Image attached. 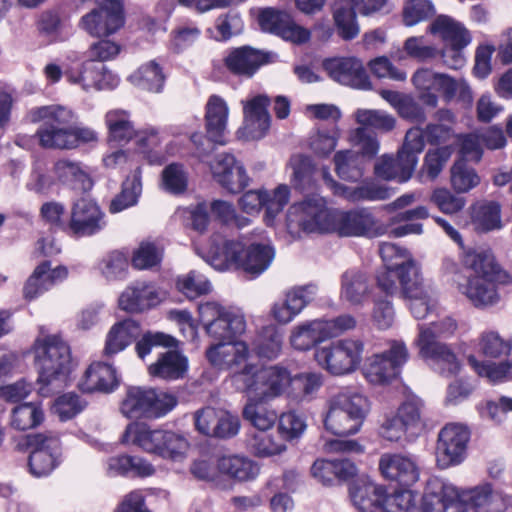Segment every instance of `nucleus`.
I'll return each mask as SVG.
<instances>
[{"mask_svg":"<svg viewBox=\"0 0 512 512\" xmlns=\"http://www.w3.org/2000/svg\"><path fill=\"white\" fill-rule=\"evenodd\" d=\"M463 264L473 271L466 283H458V290L475 307H488L498 303L497 285L508 281L509 276L495 262L491 251L469 250L463 256Z\"/></svg>","mask_w":512,"mask_h":512,"instance_id":"obj_1","label":"nucleus"},{"mask_svg":"<svg viewBox=\"0 0 512 512\" xmlns=\"http://www.w3.org/2000/svg\"><path fill=\"white\" fill-rule=\"evenodd\" d=\"M274 258L275 250L270 244L251 243L245 248L239 241L225 240L211 249L209 263L220 271L234 267L256 278L270 267Z\"/></svg>","mask_w":512,"mask_h":512,"instance_id":"obj_2","label":"nucleus"},{"mask_svg":"<svg viewBox=\"0 0 512 512\" xmlns=\"http://www.w3.org/2000/svg\"><path fill=\"white\" fill-rule=\"evenodd\" d=\"M236 389L247 398L270 402L281 397L292 383L287 368L280 365L246 364L232 376Z\"/></svg>","mask_w":512,"mask_h":512,"instance_id":"obj_3","label":"nucleus"},{"mask_svg":"<svg viewBox=\"0 0 512 512\" xmlns=\"http://www.w3.org/2000/svg\"><path fill=\"white\" fill-rule=\"evenodd\" d=\"M35 361L38 369L39 393L47 396L60 389L70 370L71 353L68 344L58 335H43L36 340Z\"/></svg>","mask_w":512,"mask_h":512,"instance_id":"obj_4","label":"nucleus"},{"mask_svg":"<svg viewBox=\"0 0 512 512\" xmlns=\"http://www.w3.org/2000/svg\"><path fill=\"white\" fill-rule=\"evenodd\" d=\"M457 323L451 317H445L430 324L419 325V334L415 344L419 355L425 359L434 360L440 367L441 373L447 376L454 375L459 370V363L449 346L441 339L454 334Z\"/></svg>","mask_w":512,"mask_h":512,"instance_id":"obj_5","label":"nucleus"},{"mask_svg":"<svg viewBox=\"0 0 512 512\" xmlns=\"http://www.w3.org/2000/svg\"><path fill=\"white\" fill-rule=\"evenodd\" d=\"M32 123H40L35 136L44 149L69 150L70 124L76 120L75 113L62 105H46L32 108L28 113Z\"/></svg>","mask_w":512,"mask_h":512,"instance_id":"obj_6","label":"nucleus"},{"mask_svg":"<svg viewBox=\"0 0 512 512\" xmlns=\"http://www.w3.org/2000/svg\"><path fill=\"white\" fill-rule=\"evenodd\" d=\"M370 410L367 397L357 392H341L329 401L324 417L325 429L337 436L356 434Z\"/></svg>","mask_w":512,"mask_h":512,"instance_id":"obj_7","label":"nucleus"},{"mask_svg":"<svg viewBox=\"0 0 512 512\" xmlns=\"http://www.w3.org/2000/svg\"><path fill=\"white\" fill-rule=\"evenodd\" d=\"M351 501L360 512L380 510L382 512H410L416 507L419 497L411 490H399L387 494L384 486L372 481L359 482L350 489Z\"/></svg>","mask_w":512,"mask_h":512,"instance_id":"obj_8","label":"nucleus"},{"mask_svg":"<svg viewBox=\"0 0 512 512\" xmlns=\"http://www.w3.org/2000/svg\"><path fill=\"white\" fill-rule=\"evenodd\" d=\"M492 495L490 484H483L466 491H458L451 485H443L439 492L426 491L422 496V512H443L455 509L457 512L482 508Z\"/></svg>","mask_w":512,"mask_h":512,"instance_id":"obj_9","label":"nucleus"},{"mask_svg":"<svg viewBox=\"0 0 512 512\" xmlns=\"http://www.w3.org/2000/svg\"><path fill=\"white\" fill-rule=\"evenodd\" d=\"M334 211L327 207L323 197L312 194L293 204L287 212V229L293 236L304 233H323L333 229Z\"/></svg>","mask_w":512,"mask_h":512,"instance_id":"obj_10","label":"nucleus"},{"mask_svg":"<svg viewBox=\"0 0 512 512\" xmlns=\"http://www.w3.org/2000/svg\"><path fill=\"white\" fill-rule=\"evenodd\" d=\"M176 404L177 399L172 394L134 386L127 389L120 411L129 419H156L167 414Z\"/></svg>","mask_w":512,"mask_h":512,"instance_id":"obj_11","label":"nucleus"},{"mask_svg":"<svg viewBox=\"0 0 512 512\" xmlns=\"http://www.w3.org/2000/svg\"><path fill=\"white\" fill-rule=\"evenodd\" d=\"M364 344L358 339H341L316 349L314 358L332 375L354 372L361 363Z\"/></svg>","mask_w":512,"mask_h":512,"instance_id":"obj_12","label":"nucleus"},{"mask_svg":"<svg viewBox=\"0 0 512 512\" xmlns=\"http://www.w3.org/2000/svg\"><path fill=\"white\" fill-rule=\"evenodd\" d=\"M198 312L206 333L219 342L232 340L245 331L244 316L217 302L200 303Z\"/></svg>","mask_w":512,"mask_h":512,"instance_id":"obj_13","label":"nucleus"},{"mask_svg":"<svg viewBox=\"0 0 512 512\" xmlns=\"http://www.w3.org/2000/svg\"><path fill=\"white\" fill-rule=\"evenodd\" d=\"M26 442L31 450L29 468L34 476H46L60 464L62 450L58 434L52 431L30 434Z\"/></svg>","mask_w":512,"mask_h":512,"instance_id":"obj_14","label":"nucleus"},{"mask_svg":"<svg viewBox=\"0 0 512 512\" xmlns=\"http://www.w3.org/2000/svg\"><path fill=\"white\" fill-rule=\"evenodd\" d=\"M409 353L403 341L392 340L389 348L368 358L364 369L366 379L372 384H386L396 378L407 362Z\"/></svg>","mask_w":512,"mask_h":512,"instance_id":"obj_15","label":"nucleus"},{"mask_svg":"<svg viewBox=\"0 0 512 512\" xmlns=\"http://www.w3.org/2000/svg\"><path fill=\"white\" fill-rule=\"evenodd\" d=\"M97 8L82 17L83 28L93 36H108L124 24L122 0H96Z\"/></svg>","mask_w":512,"mask_h":512,"instance_id":"obj_16","label":"nucleus"},{"mask_svg":"<svg viewBox=\"0 0 512 512\" xmlns=\"http://www.w3.org/2000/svg\"><path fill=\"white\" fill-rule=\"evenodd\" d=\"M327 75L335 82L360 90L372 88L363 62L356 57H335L322 63Z\"/></svg>","mask_w":512,"mask_h":512,"instance_id":"obj_17","label":"nucleus"},{"mask_svg":"<svg viewBox=\"0 0 512 512\" xmlns=\"http://www.w3.org/2000/svg\"><path fill=\"white\" fill-rule=\"evenodd\" d=\"M470 433L460 424H448L441 429L436 446V460L441 468L458 464L463 460Z\"/></svg>","mask_w":512,"mask_h":512,"instance_id":"obj_18","label":"nucleus"},{"mask_svg":"<svg viewBox=\"0 0 512 512\" xmlns=\"http://www.w3.org/2000/svg\"><path fill=\"white\" fill-rule=\"evenodd\" d=\"M104 225V213L95 202L81 198L73 203L67 224V229L72 235L91 236L101 231Z\"/></svg>","mask_w":512,"mask_h":512,"instance_id":"obj_19","label":"nucleus"},{"mask_svg":"<svg viewBox=\"0 0 512 512\" xmlns=\"http://www.w3.org/2000/svg\"><path fill=\"white\" fill-rule=\"evenodd\" d=\"M68 81L81 86L84 91L94 88L102 90L113 88L118 84V79L105 66L88 59L76 69H69L65 72Z\"/></svg>","mask_w":512,"mask_h":512,"instance_id":"obj_20","label":"nucleus"},{"mask_svg":"<svg viewBox=\"0 0 512 512\" xmlns=\"http://www.w3.org/2000/svg\"><path fill=\"white\" fill-rule=\"evenodd\" d=\"M269 99L265 95H258L244 105V126L240 130L241 136L246 140H259L263 138L270 128V115L267 111Z\"/></svg>","mask_w":512,"mask_h":512,"instance_id":"obj_21","label":"nucleus"},{"mask_svg":"<svg viewBox=\"0 0 512 512\" xmlns=\"http://www.w3.org/2000/svg\"><path fill=\"white\" fill-rule=\"evenodd\" d=\"M68 276V270L65 266L51 267V262L46 260L37 265L26 280L23 287V296L27 300H33L54 285L63 281Z\"/></svg>","mask_w":512,"mask_h":512,"instance_id":"obj_22","label":"nucleus"},{"mask_svg":"<svg viewBox=\"0 0 512 512\" xmlns=\"http://www.w3.org/2000/svg\"><path fill=\"white\" fill-rule=\"evenodd\" d=\"M379 470L385 479L404 486H410L419 479L415 461L402 454L385 453L381 455Z\"/></svg>","mask_w":512,"mask_h":512,"instance_id":"obj_23","label":"nucleus"},{"mask_svg":"<svg viewBox=\"0 0 512 512\" xmlns=\"http://www.w3.org/2000/svg\"><path fill=\"white\" fill-rule=\"evenodd\" d=\"M211 170L219 184L231 193H238L248 185L244 168L231 154L217 155L211 163Z\"/></svg>","mask_w":512,"mask_h":512,"instance_id":"obj_24","label":"nucleus"},{"mask_svg":"<svg viewBox=\"0 0 512 512\" xmlns=\"http://www.w3.org/2000/svg\"><path fill=\"white\" fill-rule=\"evenodd\" d=\"M271 53L243 46L231 51L225 58V65L232 73L251 77L262 65L270 62Z\"/></svg>","mask_w":512,"mask_h":512,"instance_id":"obj_25","label":"nucleus"},{"mask_svg":"<svg viewBox=\"0 0 512 512\" xmlns=\"http://www.w3.org/2000/svg\"><path fill=\"white\" fill-rule=\"evenodd\" d=\"M333 218L332 231L335 230L342 236L367 235L375 226L373 215L366 209L349 212L334 211Z\"/></svg>","mask_w":512,"mask_h":512,"instance_id":"obj_26","label":"nucleus"},{"mask_svg":"<svg viewBox=\"0 0 512 512\" xmlns=\"http://www.w3.org/2000/svg\"><path fill=\"white\" fill-rule=\"evenodd\" d=\"M372 285L366 273L349 269L341 276V299L354 307H362L370 298Z\"/></svg>","mask_w":512,"mask_h":512,"instance_id":"obj_27","label":"nucleus"},{"mask_svg":"<svg viewBox=\"0 0 512 512\" xmlns=\"http://www.w3.org/2000/svg\"><path fill=\"white\" fill-rule=\"evenodd\" d=\"M160 296L156 288L145 282L128 286L119 297V307L127 312H142L156 306Z\"/></svg>","mask_w":512,"mask_h":512,"instance_id":"obj_28","label":"nucleus"},{"mask_svg":"<svg viewBox=\"0 0 512 512\" xmlns=\"http://www.w3.org/2000/svg\"><path fill=\"white\" fill-rule=\"evenodd\" d=\"M164 433L165 430L163 429H151L145 423L132 422L127 425L122 436V442L131 443L147 453L158 455Z\"/></svg>","mask_w":512,"mask_h":512,"instance_id":"obj_29","label":"nucleus"},{"mask_svg":"<svg viewBox=\"0 0 512 512\" xmlns=\"http://www.w3.org/2000/svg\"><path fill=\"white\" fill-rule=\"evenodd\" d=\"M118 385L116 371L103 362H94L86 370L78 386L83 392H111Z\"/></svg>","mask_w":512,"mask_h":512,"instance_id":"obj_30","label":"nucleus"},{"mask_svg":"<svg viewBox=\"0 0 512 512\" xmlns=\"http://www.w3.org/2000/svg\"><path fill=\"white\" fill-rule=\"evenodd\" d=\"M140 333L138 322L131 318L115 323L106 336L104 356L111 357L125 350Z\"/></svg>","mask_w":512,"mask_h":512,"instance_id":"obj_31","label":"nucleus"},{"mask_svg":"<svg viewBox=\"0 0 512 512\" xmlns=\"http://www.w3.org/2000/svg\"><path fill=\"white\" fill-rule=\"evenodd\" d=\"M205 119L208 139L217 144H224L228 107L222 98L216 95L209 98L206 104Z\"/></svg>","mask_w":512,"mask_h":512,"instance_id":"obj_32","label":"nucleus"},{"mask_svg":"<svg viewBox=\"0 0 512 512\" xmlns=\"http://www.w3.org/2000/svg\"><path fill=\"white\" fill-rule=\"evenodd\" d=\"M339 196L348 201H380L389 199L394 194V189L374 180H365L356 187L337 186Z\"/></svg>","mask_w":512,"mask_h":512,"instance_id":"obj_33","label":"nucleus"},{"mask_svg":"<svg viewBox=\"0 0 512 512\" xmlns=\"http://www.w3.org/2000/svg\"><path fill=\"white\" fill-rule=\"evenodd\" d=\"M429 31L449 45L467 46L471 42L469 31L460 22L446 15L438 16L429 26Z\"/></svg>","mask_w":512,"mask_h":512,"instance_id":"obj_34","label":"nucleus"},{"mask_svg":"<svg viewBox=\"0 0 512 512\" xmlns=\"http://www.w3.org/2000/svg\"><path fill=\"white\" fill-rule=\"evenodd\" d=\"M217 470L237 481L252 480L259 473V467L254 461L239 455L220 457L217 460Z\"/></svg>","mask_w":512,"mask_h":512,"instance_id":"obj_35","label":"nucleus"},{"mask_svg":"<svg viewBox=\"0 0 512 512\" xmlns=\"http://www.w3.org/2000/svg\"><path fill=\"white\" fill-rule=\"evenodd\" d=\"M105 123L108 128V142L126 144L134 138L135 129L130 113L123 109H113L106 113Z\"/></svg>","mask_w":512,"mask_h":512,"instance_id":"obj_36","label":"nucleus"},{"mask_svg":"<svg viewBox=\"0 0 512 512\" xmlns=\"http://www.w3.org/2000/svg\"><path fill=\"white\" fill-rule=\"evenodd\" d=\"M357 10L348 0H335L333 18L338 34L344 40L354 39L360 32L356 17Z\"/></svg>","mask_w":512,"mask_h":512,"instance_id":"obj_37","label":"nucleus"},{"mask_svg":"<svg viewBox=\"0 0 512 512\" xmlns=\"http://www.w3.org/2000/svg\"><path fill=\"white\" fill-rule=\"evenodd\" d=\"M53 171L59 181L70 185L73 189L88 191L92 187L90 177L78 162L68 159L58 160L54 164Z\"/></svg>","mask_w":512,"mask_h":512,"instance_id":"obj_38","label":"nucleus"},{"mask_svg":"<svg viewBox=\"0 0 512 512\" xmlns=\"http://www.w3.org/2000/svg\"><path fill=\"white\" fill-rule=\"evenodd\" d=\"M186 369V358L176 351H168L149 367V372L155 377L174 380L183 377Z\"/></svg>","mask_w":512,"mask_h":512,"instance_id":"obj_39","label":"nucleus"},{"mask_svg":"<svg viewBox=\"0 0 512 512\" xmlns=\"http://www.w3.org/2000/svg\"><path fill=\"white\" fill-rule=\"evenodd\" d=\"M334 163L337 175L344 180L357 181L364 175L366 161L356 151H338Z\"/></svg>","mask_w":512,"mask_h":512,"instance_id":"obj_40","label":"nucleus"},{"mask_svg":"<svg viewBox=\"0 0 512 512\" xmlns=\"http://www.w3.org/2000/svg\"><path fill=\"white\" fill-rule=\"evenodd\" d=\"M267 403L248 398L242 411L243 418L258 431L269 430L278 419L277 412L265 406Z\"/></svg>","mask_w":512,"mask_h":512,"instance_id":"obj_41","label":"nucleus"},{"mask_svg":"<svg viewBox=\"0 0 512 512\" xmlns=\"http://www.w3.org/2000/svg\"><path fill=\"white\" fill-rule=\"evenodd\" d=\"M142 192L141 171L138 167L131 177H128L122 185L121 192L110 203V211L118 213L134 206Z\"/></svg>","mask_w":512,"mask_h":512,"instance_id":"obj_42","label":"nucleus"},{"mask_svg":"<svg viewBox=\"0 0 512 512\" xmlns=\"http://www.w3.org/2000/svg\"><path fill=\"white\" fill-rule=\"evenodd\" d=\"M359 127L377 130L381 133H389L396 127V118L384 110L379 109H357L354 113Z\"/></svg>","mask_w":512,"mask_h":512,"instance_id":"obj_43","label":"nucleus"},{"mask_svg":"<svg viewBox=\"0 0 512 512\" xmlns=\"http://www.w3.org/2000/svg\"><path fill=\"white\" fill-rule=\"evenodd\" d=\"M293 169L292 184L295 189L308 191L314 188L316 183V166L310 157L296 155L291 158Z\"/></svg>","mask_w":512,"mask_h":512,"instance_id":"obj_44","label":"nucleus"},{"mask_svg":"<svg viewBox=\"0 0 512 512\" xmlns=\"http://www.w3.org/2000/svg\"><path fill=\"white\" fill-rule=\"evenodd\" d=\"M397 279L404 296H417L424 289L420 268L415 260L410 258L405 263H397Z\"/></svg>","mask_w":512,"mask_h":512,"instance_id":"obj_45","label":"nucleus"},{"mask_svg":"<svg viewBox=\"0 0 512 512\" xmlns=\"http://www.w3.org/2000/svg\"><path fill=\"white\" fill-rule=\"evenodd\" d=\"M283 336L273 325L264 327L254 341V351L259 357L274 359L281 351Z\"/></svg>","mask_w":512,"mask_h":512,"instance_id":"obj_46","label":"nucleus"},{"mask_svg":"<svg viewBox=\"0 0 512 512\" xmlns=\"http://www.w3.org/2000/svg\"><path fill=\"white\" fill-rule=\"evenodd\" d=\"M246 443L248 449L257 457L279 455L287 448L285 443L275 441L274 437L266 431L249 434Z\"/></svg>","mask_w":512,"mask_h":512,"instance_id":"obj_47","label":"nucleus"},{"mask_svg":"<svg viewBox=\"0 0 512 512\" xmlns=\"http://www.w3.org/2000/svg\"><path fill=\"white\" fill-rule=\"evenodd\" d=\"M129 79L133 84L143 89L152 92H160L164 84L165 76L158 63L150 61L142 65Z\"/></svg>","mask_w":512,"mask_h":512,"instance_id":"obj_48","label":"nucleus"},{"mask_svg":"<svg viewBox=\"0 0 512 512\" xmlns=\"http://www.w3.org/2000/svg\"><path fill=\"white\" fill-rule=\"evenodd\" d=\"M43 417V411L38 405L24 403L13 408L10 425L15 430L24 431L38 426Z\"/></svg>","mask_w":512,"mask_h":512,"instance_id":"obj_49","label":"nucleus"},{"mask_svg":"<svg viewBox=\"0 0 512 512\" xmlns=\"http://www.w3.org/2000/svg\"><path fill=\"white\" fill-rule=\"evenodd\" d=\"M265 199L263 207L265 208L264 221L268 226L275 224L276 217L283 211L289 201L290 190L287 185L281 184L273 191L263 190Z\"/></svg>","mask_w":512,"mask_h":512,"instance_id":"obj_50","label":"nucleus"},{"mask_svg":"<svg viewBox=\"0 0 512 512\" xmlns=\"http://www.w3.org/2000/svg\"><path fill=\"white\" fill-rule=\"evenodd\" d=\"M473 220L478 229L482 231H491L500 229L501 205L495 201L480 203L474 208Z\"/></svg>","mask_w":512,"mask_h":512,"instance_id":"obj_51","label":"nucleus"},{"mask_svg":"<svg viewBox=\"0 0 512 512\" xmlns=\"http://www.w3.org/2000/svg\"><path fill=\"white\" fill-rule=\"evenodd\" d=\"M324 339L320 320L317 319L298 326L293 331L290 341L295 349L308 350Z\"/></svg>","mask_w":512,"mask_h":512,"instance_id":"obj_52","label":"nucleus"},{"mask_svg":"<svg viewBox=\"0 0 512 512\" xmlns=\"http://www.w3.org/2000/svg\"><path fill=\"white\" fill-rule=\"evenodd\" d=\"M480 177L465 161H456L451 168V184L458 193H466L479 185Z\"/></svg>","mask_w":512,"mask_h":512,"instance_id":"obj_53","label":"nucleus"},{"mask_svg":"<svg viewBox=\"0 0 512 512\" xmlns=\"http://www.w3.org/2000/svg\"><path fill=\"white\" fill-rule=\"evenodd\" d=\"M452 153L453 149L450 146L429 149L424 157L422 173H425L430 180H435L446 166Z\"/></svg>","mask_w":512,"mask_h":512,"instance_id":"obj_54","label":"nucleus"},{"mask_svg":"<svg viewBox=\"0 0 512 512\" xmlns=\"http://www.w3.org/2000/svg\"><path fill=\"white\" fill-rule=\"evenodd\" d=\"M188 448L189 443L182 434L165 430L158 456L164 459L180 460L185 457Z\"/></svg>","mask_w":512,"mask_h":512,"instance_id":"obj_55","label":"nucleus"},{"mask_svg":"<svg viewBox=\"0 0 512 512\" xmlns=\"http://www.w3.org/2000/svg\"><path fill=\"white\" fill-rule=\"evenodd\" d=\"M423 401L416 396L409 397L397 411V415L403 421L409 431L414 433L422 427Z\"/></svg>","mask_w":512,"mask_h":512,"instance_id":"obj_56","label":"nucleus"},{"mask_svg":"<svg viewBox=\"0 0 512 512\" xmlns=\"http://www.w3.org/2000/svg\"><path fill=\"white\" fill-rule=\"evenodd\" d=\"M129 267L128 257L120 251H112L102 260L101 272L108 280L123 279Z\"/></svg>","mask_w":512,"mask_h":512,"instance_id":"obj_57","label":"nucleus"},{"mask_svg":"<svg viewBox=\"0 0 512 512\" xmlns=\"http://www.w3.org/2000/svg\"><path fill=\"white\" fill-rule=\"evenodd\" d=\"M177 288L187 298L194 299L203 294H207L210 289V283L202 275L192 271L187 275L177 279Z\"/></svg>","mask_w":512,"mask_h":512,"instance_id":"obj_58","label":"nucleus"},{"mask_svg":"<svg viewBox=\"0 0 512 512\" xmlns=\"http://www.w3.org/2000/svg\"><path fill=\"white\" fill-rule=\"evenodd\" d=\"M436 89L442 92L447 101L452 100L457 95L462 99L470 98V88L466 81L454 79L447 74H439Z\"/></svg>","mask_w":512,"mask_h":512,"instance_id":"obj_59","label":"nucleus"},{"mask_svg":"<svg viewBox=\"0 0 512 512\" xmlns=\"http://www.w3.org/2000/svg\"><path fill=\"white\" fill-rule=\"evenodd\" d=\"M278 420V431L282 438L288 441L298 439L306 429L304 418L292 411L283 413Z\"/></svg>","mask_w":512,"mask_h":512,"instance_id":"obj_60","label":"nucleus"},{"mask_svg":"<svg viewBox=\"0 0 512 512\" xmlns=\"http://www.w3.org/2000/svg\"><path fill=\"white\" fill-rule=\"evenodd\" d=\"M85 405L78 395L67 393L55 400L52 409L60 420L66 421L80 413Z\"/></svg>","mask_w":512,"mask_h":512,"instance_id":"obj_61","label":"nucleus"},{"mask_svg":"<svg viewBox=\"0 0 512 512\" xmlns=\"http://www.w3.org/2000/svg\"><path fill=\"white\" fill-rule=\"evenodd\" d=\"M162 185L166 191L173 194L184 192L187 187V175L182 165H168L162 172Z\"/></svg>","mask_w":512,"mask_h":512,"instance_id":"obj_62","label":"nucleus"},{"mask_svg":"<svg viewBox=\"0 0 512 512\" xmlns=\"http://www.w3.org/2000/svg\"><path fill=\"white\" fill-rule=\"evenodd\" d=\"M430 200L440 211L446 214H455L461 211L465 205L463 197L454 195L446 188L435 189L430 196Z\"/></svg>","mask_w":512,"mask_h":512,"instance_id":"obj_63","label":"nucleus"},{"mask_svg":"<svg viewBox=\"0 0 512 512\" xmlns=\"http://www.w3.org/2000/svg\"><path fill=\"white\" fill-rule=\"evenodd\" d=\"M404 50L409 57L421 62L435 59L439 55V50L433 45H428L422 36L407 38Z\"/></svg>","mask_w":512,"mask_h":512,"instance_id":"obj_64","label":"nucleus"}]
</instances>
